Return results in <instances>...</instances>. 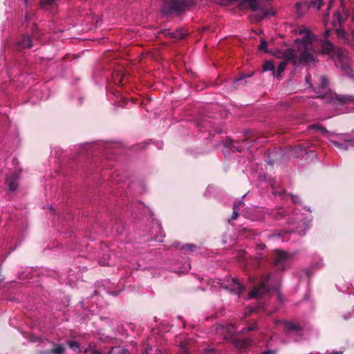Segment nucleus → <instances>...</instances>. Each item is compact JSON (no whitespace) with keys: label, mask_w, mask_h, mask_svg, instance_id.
<instances>
[{"label":"nucleus","mask_w":354,"mask_h":354,"mask_svg":"<svg viewBox=\"0 0 354 354\" xmlns=\"http://www.w3.org/2000/svg\"><path fill=\"white\" fill-rule=\"evenodd\" d=\"M299 35H303L302 39H297L295 44L297 47V54L290 48L284 51L276 50L273 55L283 59L278 66L277 76L279 77L285 70L288 63H291L297 67L301 64H310L315 62V54L316 49L314 45L315 37L309 30L304 28L299 30Z\"/></svg>","instance_id":"nucleus-1"},{"label":"nucleus","mask_w":354,"mask_h":354,"mask_svg":"<svg viewBox=\"0 0 354 354\" xmlns=\"http://www.w3.org/2000/svg\"><path fill=\"white\" fill-rule=\"evenodd\" d=\"M306 82L317 94V97L324 100L325 102L332 104L336 101L345 102L352 100L351 97L340 98L335 93H333L328 86V80L324 76H319L317 75H308L306 77Z\"/></svg>","instance_id":"nucleus-2"},{"label":"nucleus","mask_w":354,"mask_h":354,"mask_svg":"<svg viewBox=\"0 0 354 354\" xmlns=\"http://www.w3.org/2000/svg\"><path fill=\"white\" fill-rule=\"evenodd\" d=\"M163 5L161 12L164 15H169L178 14L185 10L187 7L192 5V0H162Z\"/></svg>","instance_id":"nucleus-3"},{"label":"nucleus","mask_w":354,"mask_h":354,"mask_svg":"<svg viewBox=\"0 0 354 354\" xmlns=\"http://www.w3.org/2000/svg\"><path fill=\"white\" fill-rule=\"evenodd\" d=\"M241 5L245 7H248L252 11H257L254 15L257 21H260L263 18L269 17L274 15V11L272 8H260V4L258 0H242Z\"/></svg>","instance_id":"nucleus-4"},{"label":"nucleus","mask_w":354,"mask_h":354,"mask_svg":"<svg viewBox=\"0 0 354 354\" xmlns=\"http://www.w3.org/2000/svg\"><path fill=\"white\" fill-rule=\"evenodd\" d=\"M321 50L322 53L329 55L335 62H344L346 58V55L342 49L334 48L333 45L327 40L322 42Z\"/></svg>","instance_id":"nucleus-5"},{"label":"nucleus","mask_w":354,"mask_h":354,"mask_svg":"<svg viewBox=\"0 0 354 354\" xmlns=\"http://www.w3.org/2000/svg\"><path fill=\"white\" fill-rule=\"evenodd\" d=\"M220 286L224 289L229 290L231 292L239 295L244 287L236 279L229 278L225 282H218Z\"/></svg>","instance_id":"nucleus-6"},{"label":"nucleus","mask_w":354,"mask_h":354,"mask_svg":"<svg viewBox=\"0 0 354 354\" xmlns=\"http://www.w3.org/2000/svg\"><path fill=\"white\" fill-rule=\"evenodd\" d=\"M270 277H268L264 279L259 287H254L253 290L249 294V299H252L256 297L257 296L262 297L265 295L266 292H268L270 290V288L269 286Z\"/></svg>","instance_id":"nucleus-7"},{"label":"nucleus","mask_w":354,"mask_h":354,"mask_svg":"<svg viewBox=\"0 0 354 354\" xmlns=\"http://www.w3.org/2000/svg\"><path fill=\"white\" fill-rule=\"evenodd\" d=\"M290 256L282 251H277L274 266L281 270H284L288 266Z\"/></svg>","instance_id":"nucleus-8"},{"label":"nucleus","mask_w":354,"mask_h":354,"mask_svg":"<svg viewBox=\"0 0 354 354\" xmlns=\"http://www.w3.org/2000/svg\"><path fill=\"white\" fill-rule=\"evenodd\" d=\"M17 46L19 50L30 48L32 46L30 37L28 35H23L18 41Z\"/></svg>","instance_id":"nucleus-9"},{"label":"nucleus","mask_w":354,"mask_h":354,"mask_svg":"<svg viewBox=\"0 0 354 354\" xmlns=\"http://www.w3.org/2000/svg\"><path fill=\"white\" fill-rule=\"evenodd\" d=\"M347 17V13L343 10V14H341L339 11H337L334 14V18L333 19V24L334 26H339L344 24Z\"/></svg>","instance_id":"nucleus-10"},{"label":"nucleus","mask_w":354,"mask_h":354,"mask_svg":"<svg viewBox=\"0 0 354 354\" xmlns=\"http://www.w3.org/2000/svg\"><path fill=\"white\" fill-rule=\"evenodd\" d=\"M298 220V226L296 230V232L299 235H304L306 233V231L309 229V223L310 221H308V222L306 221H304V219H301L299 218H297Z\"/></svg>","instance_id":"nucleus-11"},{"label":"nucleus","mask_w":354,"mask_h":354,"mask_svg":"<svg viewBox=\"0 0 354 354\" xmlns=\"http://www.w3.org/2000/svg\"><path fill=\"white\" fill-rule=\"evenodd\" d=\"M345 143H339L337 141H333V144L337 148L343 150H348L350 149H354V140H344Z\"/></svg>","instance_id":"nucleus-12"},{"label":"nucleus","mask_w":354,"mask_h":354,"mask_svg":"<svg viewBox=\"0 0 354 354\" xmlns=\"http://www.w3.org/2000/svg\"><path fill=\"white\" fill-rule=\"evenodd\" d=\"M18 176H8L6 178V181L10 191H15L17 187V179Z\"/></svg>","instance_id":"nucleus-13"},{"label":"nucleus","mask_w":354,"mask_h":354,"mask_svg":"<svg viewBox=\"0 0 354 354\" xmlns=\"http://www.w3.org/2000/svg\"><path fill=\"white\" fill-rule=\"evenodd\" d=\"M65 346L62 344H55L53 348L46 352V354H64L65 352Z\"/></svg>","instance_id":"nucleus-14"},{"label":"nucleus","mask_w":354,"mask_h":354,"mask_svg":"<svg viewBox=\"0 0 354 354\" xmlns=\"http://www.w3.org/2000/svg\"><path fill=\"white\" fill-rule=\"evenodd\" d=\"M243 205V203L242 200H237L234 202V205H233V213L232 215V220L236 219L238 214H239V207L242 206Z\"/></svg>","instance_id":"nucleus-15"},{"label":"nucleus","mask_w":354,"mask_h":354,"mask_svg":"<svg viewBox=\"0 0 354 354\" xmlns=\"http://www.w3.org/2000/svg\"><path fill=\"white\" fill-rule=\"evenodd\" d=\"M235 344L239 349H244L251 344V342L249 339L244 338L243 339L236 340Z\"/></svg>","instance_id":"nucleus-16"},{"label":"nucleus","mask_w":354,"mask_h":354,"mask_svg":"<svg viewBox=\"0 0 354 354\" xmlns=\"http://www.w3.org/2000/svg\"><path fill=\"white\" fill-rule=\"evenodd\" d=\"M262 71L263 72L272 71V73L274 74V65L273 62H271V61H266L263 64V65Z\"/></svg>","instance_id":"nucleus-17"},{"label":"nucleus","mask_w":354,"mask_h":354,"mask_svg":"<svg viewBox=\"0 0 354 354\" xmlns=\"http://www.w3.org/2000/svg\"><path fill=\"white\" fill-rule=\"evenodd\" d=\"M284 324L286 325V329L290 331H297L300 330V326L293 322H285Z\"/></svg>","instance_id":"nucleus-18"},{"label":"nucleus","mask_w":354,"mask_h":354,"mask_svg":"<svg viewBox=\"0 0 354 354\" xmlns=\"http://www.w3.org/2000/svg\"><path fill=\"white\" fill-rule=\"evenodd\" d=\"M111 354H128L129 351L127 349L120 347H112Z\"/></svg>","instance_id":"nucleus-19"},{"label":"nucleus","mask_w":354,"mask_h":354,"mask_svg":"<svg viewBox=\"0 0 354 354\" xmlns=\"http://www.w3.org/2000/svg\"><path fill=\"white\" fill-rule=\"evenodd\" d=\"M68 345L74 351H80V345L77 341H69L68 342Z\"/></svg>","instance_id":"nucleus-20"},{"label":"nucleus","mask_w":354,"mask_h":354,"mask_svg":"<svg viewBox=\"0 0 354 354\" xmlns=\"http://www.w3.org/2000/svg\"><path fill=\"white\" fill-rule=\"evenodd\" d=\"M56 0H41V6L46 8L47 6H53L55 4Z\"/></svg>","instance_id":"nucleus-21"},{"label":"nucleus","mask_w":354,"mask_h":354,"mask_svg":"<svg viewBox=\"0 0 354 354\" xmlns=\"http://www.w3.org/2000/svg\"><path fill=\"white\" fill-rule=\"evenodd\" d=\"M322 0H314L310 3V7H313L317 10H319L322 6Z\"/></svg>","instance_id":"nucleus-22"},{"label":"nucleus","mask_w":354,"mask_h":354,"mask_svg":"<svg viewBox=\"0 0 354 354\" xmlns=\"http://www.w3.org/2000/svg\"><path fill=\"white\" fill-rule=\"evenodd\" d=\"M180 354H193L189 351L188 347L185 344H183L180 345Z\"/></svg>","instance_id":"nucleus-23"},{"label":"nucleus","mask_w":354,"mask_h":354,"mask_svg":"<svg viewBox=\"0 0 354 354\" xmlns=\"http://www.w3.org/2000/svg\"><path fill=\"white\" fill-rule=\"evenodd\" d=\"M203 354H219V353L214 348H207L204 349Z\"/></svg>","instance_id":"nucleus-24"},{"label":"nucleus","mask_w":354,"mask_h":354,"mask_svg":"<svg viewBox=\"0 0 354 354\" xmlns=\"http://www.w3.org/2000/svg\"><path fill=\"white\" fill-rule=\"evenodd\" d=\"M194 248H196V246L194 245L193 244H187V245H184L181 247L182 250H190V251H192Z\"/></svg>","instance_id":"nucleus-25"},{"label":"nucleus","mask_w":354,"mask_h":354,"mask_svg":"<svg viewBox=\"0 0 354 354\" xmlns=\"http://www.w3.org/2000/svg\"><path fill=\"white\" fill-rule=\"evenodd\" d=\"M268 44L265 40H261V44L259 45V48L265 52H268L267 50Z\"/></svg>","instance_id":"nucleus-26"},{"label":"nucleus","mask_w":354,"mask_h":354,"mask_svg":"<svg viewBox=\"0 0 354 354\" xmlns=\"http://www.w3.org/2000/svg\"><path fill=\"white\" fill-rule=\"evenodd\" d=\"M310 128L321 130L322 132H326V128L320 126L319 124L312 125L310 126Z\"/></svg>","instance_id":"nucleus-27"},{"label":"nucleus","mask_w":354,"mask_h":354,"mask_svg":"<svg viewBox=\"0 0 354 354\" xmlns=\"http://www.w3.org/2000/svg\"><path fill=\"white\" fill-rule=\"evenodd\" d=\"M336 31H337V33L339 37H343L344 36L345 32H344V30H342V29H337Z\"/></svg>","instance_id":"nucleus-28"},{"label":"nucleus","mask_w":354,"mask_h":354,"mask_svg":"<svg viewBox=\"0 0 354 354\" xmlns=\"http://www.w3.org/2000/svg\"><path fill=\"white\" fill-rule=\"evenodd\" d=\"M291 198L293 203H297L299 202V198L297 196L291 195Z\"/></svg>","instance_id":"nucleus-29"},{"label":"nucleus","mask_w":354,"mask_h":354,"mask_svg":"<svg viewBox=\"0 0 354 354\" xmlns=\"http://www.w3.org/2000/svg\"><path fill=\"white\" fill-rule=\"evenodd\" d=\"M91 354H111V352H109L108 353H102L97 350H92Z\"/></svg>","instance_id":"nucleus-30"},{"label":"nucleus","mask_w":354,"mask_h":354,"mask_svg":"<svg viewBox=\"0 0 354 354\" xmlns=\"http://www.w3.org/2000/svg\"><path fill=\"white\" fill-rule=\"evenodd\" d=\"M281 236V234H273L272 236H270V238L274 239L280 238Z\"/></svg>","instance_id":"nucleus-31"},{"label":"nucleus","mask_w":354,"mask_h":354,"mask_svg":"<svg viewBox=\"0 0 354 354\" xmlns=\"http://www.w3.org/2000/svg\"><path fill=\"white\" fill-rule=\"evenodd\" d=\"M255 328H256V326H250V327H248V328H244V329H243V330H248V331H250V330H254V329H255Z\"/></svg>","instance_id":"nucleus-32"},{"label":"nucleus","mask_w":354,"mask_h":354,"mask_svg":"<svg viewBox=\"0 0 354 354\" xmlns=\"http://www.w3.org/2000/svg\"><path fill=\"white\" fill-rule=\"evenodd\" d=\"M323 264H324V263H323V261H322V259H321V260L319 261V263H317L316 266H317V267H318V268H319V267H322V266H323Z\"/></svg>","instance_id":"nucleus-33"},{"label":"nucleus","mask_w":354,"mask_h":354,"mask_svg":"<svg viewBox=\"0 0 354 354\" xmlns=\"http://www.w3.org/2000/svg\"><path fill=\"white\" fill-rule=\"evenodd\" d=\"M230 328H229V329H228V330H229V331H230V333H234V326H232V325H230Z\"/></svg>","instance_id":"nucleus-34"},{"label":"nucleus","mask_w":354,"mask_h":354,"mask_svg":"<svg viewBox=\"0 0 354 354\" xmlns=\"http://www.w3.org/2000/svg\"><path fill=\"white\" fill-rule=\"evenodd\" d=\"M271 353L272 351L268 350L263 351L262 354H270Z\"/></svg>","instance_id":"nucleus-35"},{"label":"nucleus","mask_w":354,"mask_h":354,"mask_svg":"<svg viewBox=\"0 0 354 354\" xmlns=\"http://www.w3.org/2000/svg\"><path fill=\"white\" fill-rule=\"evenodd\" d=\"M351 18H352L353 21H354V10L352 13Z\"/></svg>","instance_id":"nucleus-36"},{"label":"nucleus","mask_w":354,"mask_h":354,"mask_svg":"<svg viewBox=\"0 0 354 354\" xmlns=\"http://www.w3.org/2000/svg\"><path fill=\"white\" fill-rule=\"evenodd\" d=\"M300 6H301V3H297L296 4V6H297V8H299V7Z\"/></svg>","instance_id":"nucleus-37"},{"label":"nucleus","mask_w":354,"mask_h":354,"mask_svg":"<svg viewBox=\"0 0 354 354\" xmlns=\"http://www.w3.org/2000/svg\"><path fill=\"white\" fill-rule=\"evenodd\" d=\"M331 354H340V353L338 351H335V352L332 353Z\"/></svg>","instance_id":"nucleus-38"},{"label":"nucleus","mask_w":354,"mask_h":354,"mask_svg":"<svg viewBox=\"0 0 354 354\" xmlns=\"http://www.w3.org/2000/svg\"><path fill=\"white\" fill-rule=\"evenodd\" d=\"M329 32H330V30H326V35H328Z\"/></svg>","instance_id":"nucleus-39"},{"label":"nucleus","mask_w":354,"mask_h":354,"mask_svg":"<svg viewBox=\"0 0 354 354\" xmlns=\"http://www.w3.org/2000/svg\"><path fill=\"white\" fill-rule=\"evenodd\" d=\"M288 239H285V238H282L281 241H287Z\"/></svg>","instance_id":"nucleus-40"},{"label":"nucleus","mask_w":354,"mask_h":354,"mask_svg":"<svg viewBox=\"0 0 354 354\" xmlns=\"http://www.w3.org/2000/svg\"><path fill=\"white\" fill-rule=\"evenodd\" d=\"M340 354H342L341 352H339Z\"/></svg>","instance_id":"nucleus-41"}]
</instances>
